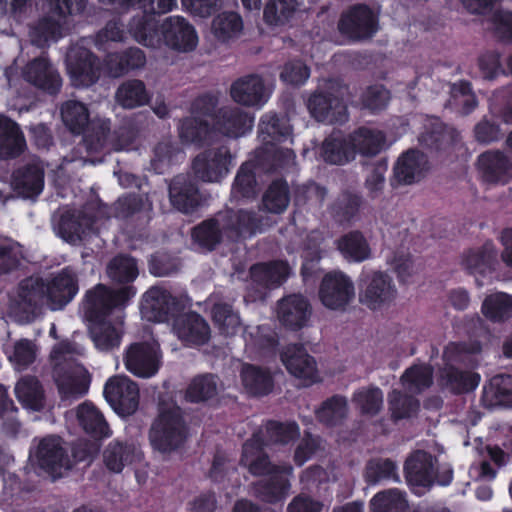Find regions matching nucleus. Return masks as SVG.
<instances>
[{"mask_svg": "<svg viewBox=\"0 0 512 512\" xmlns=\"http://www.w3.org/2000/svg\"><path fill=\"white\" fill-rule=\"evenodd\" d=\"M267 219L254 211L228 208L193 227L191 238L201 249L214 251L223 242L239 243L267 226Z\"/></svg>", "mask_w": 512, "mask_h": 512, "instance_id": "nucleus-1", "label": "nucleus"}, {"mask_svg": "<svg viewBox=\"0 0 512 512\" xmlns=\"http://www.w3.org/2000/svg\"><path fill=\"white\" fill-rule=\"evenodd\" d=\"M481 351L482 345L479 341L450 342L443 351L444 365L438 372L439 387L453 395L474 391L480 383V375L461 370L455 364L463 363L468 356L479 354Z\"/></svg>", "mask_w": 512, "mask_h": 512, "instance_id": "nucleus-2", "label": "nucleus"}, {"mask_svg": "<svg viewBox=\"0 0 512 512\" xmlns=\"http://www.w3.org/2000/svg\"><path fill=\"white\" fill-rule=\"evenodd\" d=\"M85 104L70 100L61 107V118L67 129L75 134H83L78 145L79 151H85L87 157L98 154L107 145L111 127L110 120H90Z\"/></svg>", "mask_w": 512, "mask_h": 512, "instance_id": "nucleus-3", "label": "nucleus"}, {"mask_svg": "<svg viewBox=\"0 0 512 512\" xmlns=\"http://www.w3.org/2000/svg\"><path fill=\"white\" fill-rule=\"evenodd\" d=\"M190 436V427L184 411L178 405L159 406L158 413L148 430L153 451L169 455L184 447Z\"/></svg>", "mask_w": 512, "mask_h": 512, "instance_id": "nucleus-4", "label": "nucleus"}, {"mask_svg": "<svg viewBox=\"0 0 512 512\" xmlns=\"http://www.w3.org/2000/svg\"><path fill=\"white\" fill-rule=\"evenodd\" d=\"M134 285L121 286L117 289L98 283L87 290L82 300V311L87 322L105 320L115 310L125 309L135 297Z\"/></svg>", "mask_w": 512, "mask_h": 512, "instance_id": "nucleus-5", "label": "nucleus"}, {"mask_svg": "<svg viewBox=\"0 0 512 512\" xmlns=\"http://www.w3.org/2000/svg\"><path fill=\"white\" fill-rule=\"evenodd\" d=\"M102 4H109L123 11L130 8L142 9V14L131 18L128 31L135 41L146 47H159L161 45V24L156 17L153 0H98Z\"/></svg>", "mask_w": 512, "mask_h": 512, "instance_id": "nucleus-6", "label": "nucleus"}, {"mask_svg": "<svg viewBox=\"0 0 512 512\" xmlns=\"http://www.w3.org/2000/svg\"><path fill=\"white\" fill-rule=\"evenodd\" d=\"M307 108L318 122L344 124L349 119L344 87L335 80L327 81L323 89L314 91L308 98Z\"/></svg>", "mask_w": 512, "mask_h": 512, "instance_id": "nucleus-7", "label": "nucleus"}, {"mask_svg": "<svg viewBox=\"0 0 512 512\" xmlns=\"http://www.w3.org/2000/svg\"><path fill=\"white\" fill-rule=\"evenodd\" d=\"M337 29L349 40H369L379 30V16L366 3L352 4L340 14Z\"/></svg>", "mask_w": 512, "mask_h": 512, "instance_id": "nucleus-8", "label": "nucleus"}, {"mask_svg": "<svg viewBox=\"0 0 512 512\" xmlns=\"http://www.w3.org/2000/svg\"><path fill=\"white\" fill-rule=\"evenodd\" d=\"M234 156L227 145L207 148L196 155L191 164L196 179L214 183L220 182L230 172Z\"/></svg>", "mask_w": 512, "mask_h": 512, "instance_id": "nucleus-9", "label": "nucleus"}, {"mask_svg": "<svg viewBox=\"0 0 512 512\" xmlns=\"http://www.w3.org/2000/svg\"><path fill=\"white\" fill-rule=\"evenodd\" d=\"M355 297L352 279L341 270L324 274L318 288L321 304L331 311H345Z\"/></svg>", "mask_w": 512, "mask_h": 512, "instance_id": "nucleus-10", "label": "nucleus"}, {"mask_svg": "<svg viewBox=\"0 0 512 512\" xmlns=\"http://www.w3.org/2000/svg\"><path fill=\"white\" fill-rule=\"evenodd\" d=\"M267 445L268 443L264 439L262 429L254 431L251 437L242 445L240 465L245 467L255 477L266 476L280 471L279 469L288 472L292 470L290 464L279 465L272 463L269 454L265 450Z\"/></svg>", "mask_w": 512, "mask_h": 512, "instance_id": "nucleus-11", "label": "nucleus"}, {"mask_svg": "<svg viewBox=\"0 0 512 512\" xmlns=\"http://www.w3.org/2000/svg\"><path fill=\"white\" fill-rule=\"evenodd\" d=\"M359 289L360 302L372 311L389 306L397 296L393 279L382 271L361 274Z\"/></svg>", "mask_w": 512, "mask_h": 512, "instance_id": "nucleus-12", "label": "nucleus"}, {"mask_svg": "<svg viewBox=\"0 0 512 512\" xmlns=\"http://www.w3.org/2000/svg\"><path fill=\"white\" fill-rule=\"evenodd\" d=\"M436 458L425 450H414L403 466L406 483L412 493L421 496L435 484Z\"/></svg>", "mask_w": 512, "mask_h": 512, "instance_id": "nucleus-13", "label": "nucleus"}, {"mask_svg": "<svg viewBox=\"0 0 512 512\" xmlns=\"http://www.w3.org/2000/svg\"><path fill=\"white\" fill-rule=\"evenodd\" d=\"M47 305L53 311L63 310L79 292V275L73 266H65L46 277Z\"/></svg>", "mask_w": 512, "mask_h": 512, "instance_id": "nucleus-14", "label": "nucleus"}, {"mask_svg": "<svg viewBox=\"0 0 512 512\" xmlns=\"http://www.w3.org/2000/svg\"><path fill=\"white\" fill-rule=\"evenodd\" d=\"M183 310L184 304L179 298L157 286L148 289L141 302L143 317L156 323L174 320Z\"/></svg>", "mask_w": 512, "mask_h": 512, "instance_id": "nucleus-15", "label": "nucleus"}, {"mask_svg": "<svg viewBox=\"0 0 512 512\" xmlns=\"http://www.w3.org/2000/svg\"><path fill=\"white\" fill-rule=\"evenodd\" d=\"M54 380L62 400H76L88 393L91 375L82 364L66 361L55 367Z\"/></svg>", "mask_w": 512, "mask_h": 512, "instance_id": "nucleus-16", "label": "nucleus"}, {"mask_svg": "<svg viewBox=\"0 0 512 512\" xmlns=\"http://www.w3.org/2000/svg\"><path fill=\"white\" fill-rule=\"evenodd\" d=\"M103 395L120 416L133 415L139 406V387L127 376H113L104 385Z\"/></svg>", "mask_w": 512, "mask_h": 512, "instance_id": "nucleus-17", "label": "nucleus"}, {"mask_svg": "<svg viewBox=\"0 0 512 512\" xmlns=\"http://www.w3.org/2000/svg\"><path fill=\"white\" fill-rule=\"evenodd\" d=\"M67 72L76 87H89L101 75L99 57L91 50L79 46L71 49L66 56Z\"/></svg>", "mask_w": 512, "mask_h": 512, "instance_id": "nucleus-18", "label": "nucleus"}, {"mask_svg": "<svg viewBox=\"0 0 512 512\" xmlns=\"http://www.w3.org/2000/svg\"><path fill=\"white\" fill-rule=\"evenodd\" d=\"M162 354L158 347L148 342H135L124 355L126 369L136 377L151 378L161 367Z\"/></svg>", "mask_w": 512, "mask_h": 512, "instance_id": "nucleus-19", "label": "nucleus"}, {"mask_svg": "<svg viewBox=\"0 0 512 512\" xmlns=\"http://www.w3.org/2000/svg\"><path fill=\"white\" fill-rule=\"evenodd\" d=\"M161 44L178 52L193 51L198 35L192 24L182 16H168L161 23Z\"/></svg>", "mask_w": 512, "mask_h": 512, "instance_id": "nucleus-20", "label": "nucleus"}, {"mask_svg": "<svg viewBox=\"0 0 512 512\" xmlns=\"http://www.w3.org/2000/svg\"><path fill=\"white\" fill-rule=\"evenodd\" d=\"M36 458L39 468L53 479L61 477L63 470L71 468L67 452L62 447L60 439L55 436H48L40 441Z\"/></svg>", "mask_w": 512, "mask_h": 512, "instance_id": "nucleus-21", "label": "nucleus"}, {"mask_svg": "<svg viewBox=\"0 0 512 512\" xmlns=\"http://www.w3.org/2000/svg\"><path fill=\"white\" fill-rule=\"evenodd\" d=\"M23 77L33 86L50 95L58 94L62 87L59 72L44 55L36 57L26 64L23 69Z\"/></svg>", "mask_w": 512, "mask_h": 512, "instance_id": "nucleus-22", "label": "nucleus"}, {"mask_svg": "<svg viewBox=\"0 0 512 512\" xmlns=\"http://www.w3.org/2000/svg\"><path fill=\"white\" fill-rule=\"evenodd\" d=\"M173 329L178 338L190 347L205 345L211 337L209 324L200 314L194 311L180 313L176 316Z\"/></svg>", "mask_w": 512, "mask_h": 512, "instance_id": "nucleus-23", "label": "nucleus"}, {"mask_svg": "<svg viewBox=\"0 0 512 512\" xmlns=\"http://www.w3.org/2000/svg\"><path fill=\"white\" fill-rule=\"evenodd\" d=\"M311 314V304L302 294H290L278 301V319L289 330L302 329L307 325Z\"/></svg>", "mask_w": 512, "mask_h": 512, "instance_id": "nucleus-24", "label": "nucleus"}, {"mask_svg": "<svg viewBox=\"0 0 512 512\" xmlns=\"http://www.w3.org/2000/svg\"><path fill=\"white\" fill-rule=\"evenodd\" d=\"M168 191L172 206L182 213H193L201 206L202 196L198 184L188 175H176Z\"/></svg>", "mask_w": 512, "mask_h": 512, "instance_id": "nucleus-25", "label": "nucleus"}, {"mask_svg": "<svg viewBox=\"0 0 512 512\" xmlns=\"http://www.w3.org/2000/svg\"><path fill=\"white\" fill-rule=\"evenodd\" d=\"M254 126V115L236 107H221L214 116V129L230 138L249 133Z\"/></svg>", "mask_w": 512, "mask_h": 512, "instance_id": "nucleus-26", "label": "nucleus"}, {"mask_svg": "<svg viewBox=\"0 0 512 512\" xmlns=\"http://www.w3.org/2000/svg\"><path fill=\"white\" fill-rule=\"evenodd\" d=\"M230 96L234 102L247 107H262L269 97L262 77L256 74L235 80L230 88Z\"/></svg>", "mask_w": 512, "mask_h": 512, "instance_id": "nucleus-27", "label": "nucleus"}, {"mask_svg": "<svg viewBox=\"0 0 512 512\" xmlns=\"http://www.w3.org/2000/svg\"><path fill=\"white\" fill-rule=\"evenodd\" d=\"M477 164L483 180L487 183L507 184L512 179V162L502 151L488 150L481 153Z\"/></svg>", "mask_w": 512, "mask_h": 512, "instance_id": "nucleus-28", "label": "nucleus"}, {"mask_svg": "<svg viewBox=\"0 0 512 512\" xmlns=\"http://www.w3.org/2000/svg\"><path fill=\"white\" fill-rule=\"evenodd\" d=\"M428 164L427 156L417 148L401 153L393 167V181L399 185H411L419 181Z\"/></svg>", "mask_w": 512, "mask_h": 512, "instance_id": "nucleus-29", "label": "nucleus"}, {"mask_svg": "<svg viewBox=\"0 0 512 512\" xmlns=\"http://www.w3.org/2000/svg\"><path fill=\"white\" fill-rule=\"evenodd\" d=\"M281 361L291 375L299 379L309 380L312 383L316 381V361L308 354L303 344L288 345L281 353Z\"/></svg>", "mask_w": 512, "mask_h": 512, "instance_id": "nucleus-30", "label": "nucleus"}, {"mask_svg": "<svg viewBox=\"0 0 512 512\" xmlns=\"http://www.w3.org/2000/svg\"><path fill=\"white\" fill-rule=\"evenodd\" d=\"M146 64L145 53L137 47L109 52L103 59L104 69L109 77L120 78Z\"/></svg>", "mask_w": 512, "mask_h": 512, "instance_id": "nucleus-31", "label": "nucleus"}, {"mask_svg": "<svg viewBox=\"0 0 512 512\" xmlns=\"http://www.w3.org/2000/svg\"><path fill=\"white\" fill-rule=\"evenodd\" d=\"M281 471L268 474V478L258 480L253 483L254 495L262 502L276 504L283 501L289 493L291 484L289 477L293 469L289 472L283 469Z\"/></svg>", "mask_w": 512, "mask_h": 512, "instance_id": "nucleus-32", "label": "nucleus"}, {"mask_svg": "<svg viewBox=\"0 0 512 512\" xmlns=\"http://www.w3.org/2000/svg\"><path fill=\"white\" fill-rule=\"evenodd\" d=\"M13 189L23 198L34 199L44 188V170L38 164L29 163L12 174Z\"/></svg>", "mask_w": 512, "mask_h": 512, "instance_id": "nucleus-33", "label": "nucleus"}, {"mask_svg": "<svg viewBox=\"0 0 512 512\" xmlns=\"http://www.w3.org/2000/svg\"><path fill=\"white\" fill-rule=\"evenodd\" d=\"M76 418L79 426L92 439L104 440L111 436V429L103 413L91 401L78 405Z\"/></svg>", "mask_w": 512, "mask_h": 512, "instance_id": "nucleus-34", "label": "nucleus"}, {"mask_svg": "<svg viewBox=\"0 0 512 512\" xmlns=\"http://www.w3.org/2000/svg\"><path fill=\"white\" fill-rule=\"evenodd\" d=\"M25 149L26 140L19 124L0 114V159H15Z\"/></svg>", "mask_w": 512, "mask_h": 512, "instance_id": "nucleus-35", "label": "nucleus"}, {"mask_svg": "<svg viewBox=\"0 0 512 512\" xmlns=\"http://www.w3.org/2000/svg\"><path fill=\"white\" fill-rule=\"evenodd\" d=\"M292 135V126L286 115L267 112L261 116L258 137L264 145L275 146L285 142Z\"/></svg>", "mask_w": 512, "mask_h": 512, "instance_id": "nucleus-36", "label": "nucleus"}, {"mask_svg": "<svg viewBox=\"0 0 512 512\" xmlns=\"http://www.w3.org/2000/svg\"><path fill=\"white\" fill-rule=\"evenodd\" d=\"M351 143V134L343 136L340 131L332 132L321 146V157L326 163L344 165L355 159V151Z\"/></svg>", "mask_w": 512, "mask_h": 512, "instance_id": "nucleus-37", "label": "nucleus"}, {"mask_svg": "<svg viewBox=\"0 0 512 512\" xmlns=\"http://www.w3.org/2000/svg\"><path fill=\"white\" fill-rule=\"evenodd\" d=\"M480 402L483 407L508 406L512 404V375L497 374L484 386Z\"/></svg>", "mask_w": 512, "mask_h": 512, "instance_id": "nucleus-38", "label": "nucleus"}, {"mask_svg": "<svg viewBox=\"0 0 512 512\" xmlns=\"http://www.w3.org/2000/svg\"><path fill=\"white\" fill-rule=\"evenodd\" d=\"M455 131L439 118L428 119L418 137L419 144L430 151H440L454 142Z\"/></svg>", "mask_w": 512, "mask_h": 512, "instance_id": "nucleus-39", "label": "nucleus"}, {"mask_svg": "<svg viewBox=\"0 0 512 512\" xmlns=\"http://www.w3.org/2000/svg\"><path fill=\"white\" fill-rule=\"evenodd\" d=\"M241 380L247 393L255 397L266 396L274 388V378L271 372L254 364L243 365Z\"/></svg>", "mask_w": 512, "mask_h": 512, "instance_id": "nucleus-40", "label": "nucleus"}, {"mask_svg": "<svg viewBox=\"0 0 512 512\" xmlns=\"http://www.w3.org/2000/svg\"><path fill=\"white\" fill-rule=\"evenodd\" d=\"M351 134V143L356 154L363 157H374L384 148L386 136L380 130L361 126Z\"/></svg>", "mask_w": 512, "mask_h": 512, "instance_id": "nucleus-41", "label": "nucleus"}, {"mask_svg": "<svg viewBox=\"0 0 512 512\" xmlns=\"http://www.w3.org/2000/svg\"><path fill=\"white\" fill-rule=\"evenodd\" d=\"M288 274L289 266L284 261L257 263L250 268L251 279L266 288L282 285L286 281Z\"/></svg>", "mask_w": 512, "mask_h": 512, "instance_id": "nucleus-42", "label": "nucleus"}, {"mask_svg": "<svg viewBox=\"0 0 512 512\" xmlns=\"http://www.w3.org/2000/svg\"><path fill=\"white\" fill-rule=\"evenodd\" d=\"M15 394L24 408L38 412L45 406V391L35 376L22 377L15 386Z\"/></svg>", "mask_w": 512, "mask_h": 512, "instance_id": "nucleus-43", "label": "nucleus"}, {"mask_svg": "<svg viewBox=\"0 0 512 512\" xmlns=\"http://www.w3.org/2000/svg\"><path fill=\"white\" fill-rule=\"evenodd\" d=\"M340 254L351 263H361L371 257V248L362 232L350 231L337 240Z\"/></svg>", "mask_w": 512, "mask_h": 512, "instance_id": "nucleus-44", "label": "nucleus"}, {"mask_svg": "<svg viewBox=\"0 0 512 512\" xmlns=\"http://www.w3.org/2000/svg\"><path fill=\"white\" fill-rule=\"evenodd\" d=\"M261 154H264V151H257L254 160H248L239 167L232 185V193L235 197L249 199L256 195V168L261 164L259 161Z\"/></svg>", "mask_w": 512, "mask_h": 512, "instance_id": "nucleus-45", "label": "nucleus"}, {"mask_svg": "<svg viewBox=\"0 0 512 512\" xmlns=\"http://www.w3.org/2000/svg\"><path fill=\"white\" fill-rule=\"evenodd\" d=\"M496 253L488 244L468 250L462 259L464 269L474 276H486L494 270Z\"/></svg>", "mask_w": 512, "mask_h": 512, "instance_id": "nucleus-46", "label": "nucleus"}, {"mask_svg": "<svg viewBox=\"0 0 512 512\" xmlns=\"http://www.w3.org/2000/svg\"><path fill=\"white\" fill-rule=\"evenodd\" d=\"M136 457V447L128 442L111 441L103 452L104 464L109 471L120 473Z\"/></svg>", "mask_w": 512, "mask_h": 512, "instance_id": "nucleus-47", "label": "nucleus"}, {"mask_svg": "<svg viewBox=\"0 0 512 512\" xmlns=\"http://www.w3.org/2000/svg\"><path fill=\"white\" fill-rule=\"evenodd\" d=\"M291 200L290 188L284 178H276L268 185L262 196V207L266 212L282 214Z\"/></svg>", "mask_w": 512, "mask_h": 512, "instance_id": "nucleus-48", "label": "nucleus"}, {"mask_svg": "<svg viewBox=\"0 0 512 512\" xmlns=\"http://www.w3.org/2000/svg\"><path fill=\"white\" fill-rule=\"evenodd\" d=\"M363 477L370 486L384 481L399 482L400 480L396 462L390 458L381 457L371 458L367 461Z\"/></svg>", "mask_w": 512, "mask_h": 512, "instance_id": "nucleus-49", "label": "nucleus"}, {"mask_svg": "<svg viewBox=\"0 0 512 512\" xmlns=\"http://www.w3.org/2000/svg\"><path fill=\"white\" fill-rule=\"evenodd\" d=\"M481 312L493 323H503L512 317V295L496 292L487 295L482 303Z\"/></svg>", "mask_w": 512, "mask_h": 512, "instance_id": "nucleus-50", "label": "nucleus"}, {"mask_svg": "<svg viewBox=\"0 0 512 512\" xmlns=\"http://www.w3.org/2000/svg\"><path fill=\"white\" fill-rule=\"evenodd\" d=\"M347 413V400L339 394L327 398L315 411L317 420L327 427L341 425L346 419Z\"/></svg>", "mask_w": 512, "mask_h": 512, "instance_id": "nucleus-51", "label": "nucleus"}, {"mask_svg": "<svg viewBox=\"0 0 512 512\" xmlns=\"http://www.w3.org/2000/svg\"><path fill=\"white\" fill-rule=\"evenodd\" d=\"M213 125L200 117H186L179 125V137L185 144L202 146L213 132Z\"/></svg>", "mask_w": 512, "mask_h": 512, "instance_id": "nucleus-52", "label": "nucleus"}, {"mask_svg": "<svg viewBox=\"0 0 512 512\" xmlns=\"http://www.w3.org/2000/svg\"><path fill=\"white\" fill-rule=\"evenodd\" d=\"M88 329L95 347L101 351H110L121 343V334L107 319L88 322Z\"/></svg>", "mask_w": 512, "mask_h": 512, "instance_id": "nucleus-53", "label": "nucleus"}, {"mask_svg": "<svg viewBox=\"0 0 512 512\" xmlns=\"http://www.w3.org/2000/svg\"><path fill=\"white\" fill-rule=\"evenodd\" d=\"M405 492L390 488L376 493L370 500V512H408Z\"/></svg>", "mask_w": 512, "mask_h": 512, "instance_id": "nucleus-54", "label": "nucleus"}, {"mask_svg": "<svg viewBox=\"0 0 512 512\" xmlns=\"http://www.w3.org/2000/svg\"><path fill=\"white\" fill-rule=\"evenodd\" d=\"M107 274L113 282L123 286L133 285L139 275L137 261L130 255H117L109 262Z\"/></svg>", "mask_w": 512, "mask_h": 512, "instance_id": "nucleus-55", "label": "nucleus"}, {"mask_svg": "<svg viewBox=\"0 0 512 512\" xmlns=\"http://www.w3.org/2000/svg\"><path fill=\"white\" fill-rule=\"evenodd\" d=\"M116 100L123 108H136L148 103L150 96L143 81L131 79L122 83L116 91Z\"/></svg>", "mask_w": 512, "mask_h": 512, "instance_id": "nucleus-56", "label": "nucleus"}, {"mask_svg": "<svg viewBox=\"0 0 512 512\" xmlns=\"http://www.w3.org/2000/svg\"><path fill=\"white\" fill-rule=\"evenodd\" d=\"M450 107L454 108L461 115L471 114L478 106V100L473 92L471 82L460 80L451 85L450 89Z\"/></svg>", "mask_w": 512, "mask_h": 512, "instance_id": "nucleus-57", "label": "nucleus"}, {"mask_svg": "<svg viewBox=\"0 0 512 512\" xmlns=\"http://www.w3.org/2000/svg\"><path fill=\"white\" fill-rule=\"evenodd\" d=\"M388 408L391 420L397 423L400 420L416 416L420 409V401L412 395L393 390L388 396Z\"/></svg>", "mask_w": 512, "mask_h": 512, "instance_id": "nucleus-58", "label": "nucleus"}, {"mask_svg": "<svg viewBox=\"0 0 512 512\" xmlns=\"http://www.w3.org/2000/svg\"><path fill=\"white\" fill-rule=\"evenodd\" d=\"M327 195L325 187L314 181L298 185L293 190V203L298 209L319 208Z\"/></svg>", "mask_w": 512, "mask_h": 512, "instance_id": "nucleus-59", "label": "nucleus"}, {"mask_svg": "<svg viewBox=\"0 0 512 512\" xmlns=\"http://www.w3.org/2000/svg\"><path fill=\"white\" fill-rule=\"evenodd\" d=\"M46 287V278L27 277L19 283V298L32 310L38 309L44 300L47 302Z\"/></svg>", "mask_w": 512, "mask_h": 512, "instance_id": "nucleus-60", "label": "nucleus"}, {"mask_svg": "<svg viewBox=\"0 0 512 512\" xmlns=\"http://www.w3.org/2000/svg\"><path fill=\"white\" fill-rule=\"evenodd\" d=\"M243 29L242 17L233 11H224L212 21V32L221 42H228L237 37Z\"/></svg>", "mask_w": 512, "mask_h": 512, "instance_id": "nucleus-61", "label": "nucleus"}, {"mask_svg": "<svg viewBox=\"0 0 512 512\" xmlns=\"http://www.w3.org/2000/svg\"><path fill=\"white\" fill-rule=\"evenodd\" d=\"M217 381L213 374L199 375L193 378L185 392V399L190 403L205 402L217 395Z\"/></svg>", "mask_w": 512, "mask_h": 512, "instance_id": "nucleus-62", "label": "nucleus"}, {"mask_svg": "<svg viewBox=\"0 0 512 512\" xmlns=\"http://www.w3.org/2000/svg\"><path fill=\"white\" fill-rule=\"evenodd\" d=\"M212 320L219 333L224 336H233L240 327V317L228 303H215L211 310Z\"/></svg>", "mask_w": 512, "mask_h": 512, "instance_id": "nucleus-63", "label": "nucleus"}, {"mask_svg": "<svg viewBox=\"0 0 512 512\" xmlns=\"http://www.w3.org/2000/svg\"><path fill=\"white\" fill-rule=\"evenodd\" d=\"M184 157V151L178 144L170 141H161L153 149L151 167L156 173L162 174L169 166L178 162Z\"/></svg>", "mask_w": 512, "mask_h": 512, "instance_id": "nucleus-64", "label": "nucleus"}]
</instances>
